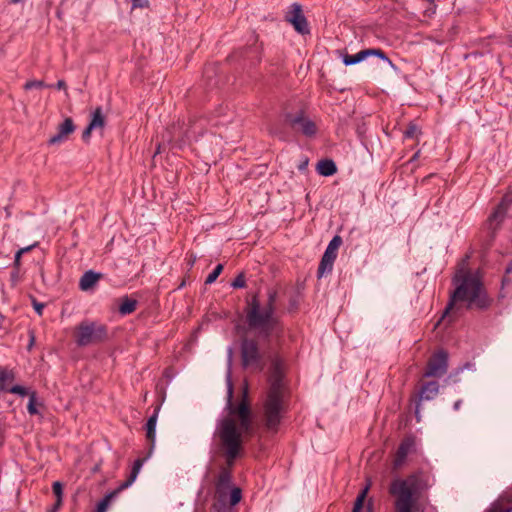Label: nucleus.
<instances>
[{
	"label": "nucleus",
	"instance_id": "nucleus-20",
	"mask_svg": "<svg viewBox=\"0 0 512 512\" xmlns=\"http://www.w3.org/2000/svg\"><path fill=\"white\" fill-rule=\"evenodd\" d=\"M316 171L321 176H332L337 172V166L331 159H322L317 163Z\"/></svg>",
	"mask_w": 512,
	"mask_h": 512
},
{
	"label": "nucleus",
	"instance_id": "nucleus-44",
	"mask_svg": "<svg viewBox=\"0 0 512 512\" xmlns=\"http://www.w3.org/2000/svg\"><path fill=\"white\" fill-rule=\"evenodd\" d=\"M35 246H36V244L30 245V246H27V247H24V248H21V249L18 250V252L22 255V254L30 251Z\"/></svg>",
	"mask_w": 512,
	"mask_h": 512
},
{
	"label": "nucleus",
	"instance_id": "nucleus-5",
	"mask_svg": "<svg viewBox=\"0 0 512 512\" xmlns=\"http://www.w3.org/2000/svg\"><path fill=\"white\" fill-rule=\"evenodd\" d=\"M268 380L270 385L263 402V422L267 432L276 434L286 413L282 364L278 357H274L271 361Z\"/></svg>",
	"mask_w": 512,
	"mask_h": 512
},
{
	"label": "nucleus",
	"instance_id": "nucleus-21",
	"mask_svg": "<svg viewBox=\"0 0 512 512\" xmlns=\"http://www.w3.org/2000/svg\"><path fill=\"white\" fill-rule=\"evenodd\" d=\"M100 279V274L89 270L83 274L80 279L79 287L83 291H87L92 288Z\"/></svg>",
	"mask_w": 512,
	"mask_h": 512
},
{
	"label": "nucleus",
	"instance_id": "nucleus-47",
	"mask_svg": "<svg viewBox=\"0 0 512 512\" xmlns=\"http://www.w3.org/2000/svg\"><path fill=\"white\" fill-rule=\"evenodd\" d=\"M21 0H9V3L10 4H17L19 3Z\"/></svg>",
	"mask_w": 512,
	"mask_h": 512
},
{
	"label": "nucleus",
	"instance_id": "nucleus-6",
	"mask_svg": "<svg viewBox=\"0 0 512 512\" xmlns=\"http://www.w3.org/2000/svg\"><path fill=\"white\" fill-rule=\"evenodd\" d=\"M74 337L79 347L97 344L106 340L107 328L94 321H82L77 325Z\"/></svg>",
	"mask_w": 512,
	"mask_h": 512
},
{
	"label": "nucleus",
	"instance_id": "nucleus-12",
	"mask_svg": "<svg viewBox=\"0 0 512 512\" xmlns=\"http://www.w3.org/2000/svg\"><path fill=\"white\" fill-rule=\"evenodd\" d=\"M285 20L293 25L294 29L302 34L306 35L310 33V28L306 17L303 14L302 7L298 3H293L290 7V11L286 14Z\"/></svg>",
	"mask_w": 512,
	"mask_h": 512
},
{
	"label": "nucleus",
	"instance_id": "nucleus-33",
	"mask_svg": "<svg viewBox=\"0 0 512 512\" xmlns=\"http://www.w3.org/2000/svg\"><path fill=\"white\" fill-rule=\"evenodd\" d=\"M231 286L236 289L244 288L246 286L245 274L243 272L239 273L231 283Z\"/></svg>",
	"mask_w": 512,
	"mask_h": 512
},
{
	"label": "nucleus",
	"instance_id": "nucleus-39",
	"mask_svg": "<svg viewBox=\"0 0 512 512\" xmlns=\"http://www.w3.org/2000/svg\"><path fill=\"white\" fill-rule=\"evenodd\" d=\"M62 502L60 500H56L54 505L48 510V512H57L59 508L62 506Z\"/></svg>",
	"mask_w": 512,
	"mask_h": 512
},
{
	"label": "nucleus",
	"instance_id": "nucleus-27",
	"mask_svg": "<svg viewBox=\"0 0 512 512\" xmlns=\"http://www.w3.org/2000/svg\"><path fill=\"white\" fill-rule=\"evenodd\" d=\"M15 374L11 370H7L0 367V391H7L8 384L13 382Z\"/></svg>",
	"mask_w": 512,
	"mask_h": 512
},
{
	"label": "nucleus",
	"instance_id": "nucleus-4",
	"mask_svg": "<svg viewBox=\"0 0 512 512\" xmlns=\"http://www.w3.org/2000/svg\"><path fill=\"white\" fill-rule=\"evenodd\" d=\"M431 486V476L423 470L394 479L389 485V494L394 498V512H415L419 499Z\"/></svg>",
	"mask_w": 512,
	"mask_h": 512
},
{
	"label": "nucleus",
	"instance_id": "nucleus-8",
	"mask_svg": "<svg viewBox=\"0 0 512 512\" xmlns=\"http://www.w3.org/2000/svg\"><path fill=\"white\" fill-rule=\"evenodd\" d=\"M242 499V490L233 487L230 491L215 490L212 509L215 512H234L233 507Z\"/></svg>",
	"mask_w": 512,
	"mask_h": 512
},
{
	"label": "nucleus",
	"instance_id": "nucleus-28",
	"mask_svg": "<svg viewBox=\"0 0 512 512\" xmlns=\"http://www.w3.org/2000/svg\"><path fill=\"white\" fill-rule=\"evenodd\" d=\"M420 134V128L413 122H410L404 131V137L409 139L417 138Z\"/></svg>",
	"mask_w": 512,
	"mask_h": 512
},
{
	"label": "nucleus",
	"instance_id": "nucleus-50",
	"mask_svg": "<svg viewBox=\"0 0 512 512\" xmlns=\"http://www.w3.org/2000/svg\"><path fill=\"white\" fill-rule=\"evenodd\" d=\"M231 355H232V350L230 349L229 350V357L231 358Z\"/></svg>",
	"mask_w": 512,
	"mask_h": 512
},
{
	"label": "nucleus",
	"instance_id": "nucleus-34",
	"mask_svg": "<svg viewBox=\"0 0 512 512\" xmlns=\"http://www.w3.org/2000/svg\"><path fill=\"white\" fill-rule=\"evenodd\" d=\"M52 489L56 500L63 501V484L59 481H55L52 485Z\"/></svg>",
	"mask_w": 512,
	"mask_h": 512
},
{
	"label": "nucleus",
	"instance_id": "nucleus-45",
	"mask_svg": "<svg viewBox=\"0 0 512 512\" xmlns=\"http://www.w3.org/2000/svg\"><path fill=\"white\" fill-rule=\"evenodd\" d=\"M486 512H512V509L499 510L497 507H491Z\"/></svg>",
	"mask_w": 512,
	"mask_h": 512
},
{
	"label": "nucleus",
	"instance_id": "nucleus-24",
	"mask_svg": "<svg viewBox=\"0 0 512 512\" xmlns=\"http://www.w3.org/2000/svg\"><path fill=\"white\" fill-rule=\"evenodd\" d=\"M145 460L146 458H138L135 460L129 477L124 483L121 484L120 489L129 487L136 480Z\"/></svg>",
	"mask_w": 512,
	"mask_h": 512
},
{
	"label": "nucleus",
	"instance_id": "nucleus-36",
	"mask_svg": "<svg viewBox=\"0 0 512 512\" xmlns=\"http://www.w3.org/2000/svg\"><path fill=\"white\" fill-rule=\"evenodd\" d=\"M512 281V260L511 263L507 266L505 270V275L503 277V284H508Z\"/></svg>",
	"mask_w": 512,
	"mask_h": 512
},
{
	"label": "nucleus",
	"instance_id": "nucleus-16",
	"mask_svg": "<svg viewBox=\"0 0 512 512\" xmlns=\"http://www.w3.org/2000/svg\"><path fill=\"white\" fill-rule=\"evenodd\" d=\"M76 127L71 118H66L57 128V133L48 140L49 145H58L68 139Z\"/></svg>",
	"mask_w": 512,
	"mask_h": 512
},
{
	"label": "nucleus",
	"instance_id": "nucleus-31",
	"mask_svg": "<svg viewBox=\"0 0 512 512\" xmlns=\"http://www.w3.org/2000/svg\"><path fill=\"white\" fill-rule=\"evenodd\" d=\"M27 410L30 415L38 414V410L36 408V392L32 391L29 394V402L27 405Z\"/></svg>",
	"mask_w": 512,
	"mask_h": 512
},
{
	"label": "nucleus",
	"instance_id": "nucleus-42",
	"mask_svg": "<svg viewBox=\"0 0 512 512\" xmlns=\"http://www.w3.org/2000/svg\"><path fill=\"white\" fill-rule=\"evenodd\" d=\"M56 88L58 90H61V89H64L66 90V83L64 80H58L57 83H56Z\"/></svg>",
	"mask_w": 512,
	"mask_h": 512
},
{
	"label": "nucleus",
	"instance_id": "nucleus-49",
	"mask_svg": "<svg viewBox=\"0 0 512 512\" xmlns=\"http://www.w3.org/2000/svg\"><path fill=\"white\" fill-rule=\"evenodd\" d=\"M419 152H417L414 156H413V159H416L417 156H418Z\"/></svg>",
	"mask_w": 512,
	"mask_h": 512
},
{
	"label": "nucleus",
	"instance_id": "nucleus-23",
	"mask_svg": "<svg viewBox=\"0 0 512 512\" xmlns=\"http://www.w3.org/2000/svg\"><path fill=\"white\" fill-rule=\"evenodd\" d=\"M145 460L146 458H138L135 460L129 477L124 483L121 484L120 489L129 487L136 480Z\"/></svg>",
	"mask_w": 512,
	"mask_h": 512
},
{
	"label": "nucleus",
	"instance_id": "nucleus-1",
	"mask_svg": "<svg viewBox=\"0 0 512 512\" xmlns=\"http://www.w3.org/2000/svg\"><path fill=\"white\" fill-rule=\"evenodd\" d=\"M242 394V400L237 405H234L232 402L233 385L230 375H228L227 415L217 421L213 434V438L222 451L226 463V466L220 469L215 490L230 491L232 489L231 468L241 454L243 435L249 434L252 431V413L248 401L247 386L244 387Z\"/></svg>",
	"mask_w": 512,
	"mask_h": 512
},
{
	"label": "nucleus",
	"instance_id": "nucleus-17",
	"mask_svg": "<svg viewBox=\"0 0 512 512\" xmlns=\"http://www.w3.org/2000/svg\"><path fill=\"white\" fill-rule=\"evenodd\" d=\"M415 445L414 438L411 436L405 437L398 446V449L395 454V458L393 460V466L395 469L400 468L405 460L407 455L413 450Z\"/></svg>",
	"mask_w": 512,
	"mask_h": 512
},
{
	"label": "nucleus",
	"instance_id": "nucleus-22",
	"mask_svg": "<svg viewBox=\"0 0 512 512\" xmlns=\"http://www.w3.org/2000/svg\"><path fill=\"white\" fill-rule=\"evenodd\" d=\"M145 460L146 458H138L135 460L129 477L124 483L121 484L120 489L129 487L136 480Z\"/></svg>",
	"mask_w": 512,
	"mask_h": 512
},
{
	"label": "nucleus",
	"instance_id": "nucleus-32",
	"mask_svg": "<svg viewBox=\"0 0 512 512\" xmlns=\"http://www.w3.org/2000/svg\"><path fill=\"white\" fill-rule=\"evenodd\" d=\"M44 87H48V85H46L43 81L41 80H30V81H27L25 84H24V89L25 90H31L33 88H37V89H41V88H44Z\"/></svg>",
	"mask_w": 512,
	"mask_h": 512
},
{
	"label": "nucleus",
	"instance_id": "nucleus-10",
	"mask_svg": "<svg viewBox=\"0 0 512 512\" xmlns=\"http://www.w3.org/2000/svg\"><path fill=\"white\" fill-rule=\"evenodd\" d=\"M448 370V353L441 349L431 355L427 361L423 377L440 378L447 373Z\"/></svg>",
	"mask_w": 512,
	"mask_h": 512
},
{
	"label": "nucleus",
	"instance_id": "nucleus-9",
	"mask_svg": "<svg viewBox=\"0 0 512 512\" xmlns=\"http://www.w3.org/2000/svg\"><path fill=\"white\" fill-rule=\"evenodd\" d=\"M342 242V238L339 235H335L329 242L318 266L317 276L319 278L332 272L338 249L342 245Z\"/></svg>",
	"mask_w": 512,
	"mask_h": 512
},
{
	"label": "nucleus",
	"instance_id": "nucleus-38",
	"mask_svg": "<svg viewBox=\"0 0 512 512\" xmlns=\"http://www.w3.org/2000/svg\"><path fill=\"white\" fill-rule=\"evenodd\" d=\"M93 130H95V129L94 128H90V124H88V126L84 129V131L82 133V138H83L84 141H88L89 140Z\"/></svg>",
	"mask_w": 512,
	"mask_h": 512
},
{
	"label": "nucleus",
	"instance_id": "nucleus-43",
	"mask_svg": "<svg viewBox=\"0 0 512 512\" xmlns=\"http://www.w3.org/2000/svg\"><path fill=\"white\" fill-rule=\"evenodd\" d=\"M21 254L17 251L16 254H15V258H14V265L16 267H19L20 266V259H21Z\"/></svg>",
	"mask_w": 512,
	"mask_h": 512
},
{
	"label": "nucleus",
	"instance_id": "nucleus-46",
	"mask_svg": "<svg viewBox=\"0 0 512 512\" xmlns=\"http://www.w3.org/2000/svg\"><path fill=\"white\" fill-rule=\"evenodd\" d=\"M461 405H462V400H457L453 406L454 410L458 411L460 409Z\"/></svg>",
	"mask_w": 512,
	"mask_h": 512
},
{
	"label": "nucleus",
	"instance_id": "nucleus-18",
	"mask_svg": "<svg viewBox=\"0 0 512 512\" xmlns=\"http://www.w3.org/2000/svg\"><path fill=\"white\" fill-rule=\"evenodd\" d=\"M160 411V405H157L154 409L153 414L148 418L146 423V438L150 443V451L153 450L156 440V424L158 419V414ZM151 452H149L150 454Z\"/></svg>",
	"mask_w": 512,
	"mask_h": 512
},
{
	"label": "nucleus",
	"instance_id": "nucleus-25",
	"mask_svg": "<svg viewBox=\"0 0 512 512\" xmlns=\"http://www.w3.org/2000/svg\"><path fill=\"white\" fill-rule=\"evenodd\" d=\"M90 128L103 129L106 124L105 116L103 115L102 108L97 107L93 113L91 121L89 122Z\"/></svg>",
	"mask_w": 512,
	"mask_h": 512
},
{
	"label": "nucleus",
	"instance_id": "nucleus-2",
	"mask_svg": "<svg viewBox=\"0 0 512 512\" xmlns=\"http://www.w3.org/2000/svg\"><path fill=\"white\" fill-rule=\"evenodd\" d=\"M452 284L455 288L450 294L442 319L457 314L462 307L485 310L491 305L492 300L488 297L480 277L467 267L457 269Z\"/></svg>",
	"mask_w": 512,
	"mask_h": 512
},
{
	"label": "nucleus",
	"instance_id": "nucleus-15",
	"mask_svg": "<svg viewBox=\"0 0 512 512\" xmlns=\"http://www.w3.org/2000/svg\"><path fill=\"white\" fill-rule=\"evenodd\" d=\"M370 55H375V56L381 58L382 60L388 62L389 64H391V60L386 56V54L381 49H365V50L359 51L355 55L347 54L343 58V63L346 66L354 65V64H357V63L363 61L366 57H368Z\"/></svg>",
	"mask_w": 512,
	"mask_h": 512
},
{
	"label": "nucleus",
	"instance_id": "nucleus-29",
	"mask_svg": "<svg viewBox=\"0 0 512 512\" xmlns=\"http://www.w3.org/2000/svg\"><path fill=\"white\" fill-rule=\"evenodd\" d=\"M116 494V492H112V493H109L107 494L98 504H97V508H96V512H106L109 504H110V501L111 499L114 497V495Z\"/></svg>",
	"mask_w": 512,
	"mask_h": 512
},
{
	"label": "nucleus",
	"instance_id": "nucleus-40",
	"mask_svg": "<svg viewBox=\"0 0 512 512\" xmlns=\"http://www.w3.org/2000/svg\"><path fill=\"white\" fill-rule=\"evenodd\" d=\"M34 308H35V310L37 311V313H38L39 315H42V310H43V308H44V304H42V303H37V302H35V301H34Z\"/></svg>",
	"mask_w": 512,
	"mask_h": 512
},
{
	"label": "nucleus",
	"instance_id": "nucleus-3",
	"mask_svg": "<svg viewBox=\"0 0 512 512\" xmlns=\"http://www.w3.org/2000/svg\"><path fill=\"white\" fill-rule=\"evenodd\" d=\"M277 291L269 289L267 299L261 302L259 294L249 295L245 301L244 315L249 330L257 331L264 338L281 336L283 326L276 315Z\"/></svg>",
	"mask_w": 512,
	"mask_h": 512
},
{
	"label": "nucleus",
	"instance_id": "nucleus-41",
	"mask_svg": "<svg viewBox=\"0 0 512 512\" xmlns=\"http://www.w3.org/2000/svg\"><path fill=\"white\" fill-rule=\"evenodd\" d=\"M464 369H470V370H472V369H474V364H473V363H470V362H467V363H465L462 367H460V368L458 369V371H459V372H461V371H463Z\"/></svg>",
	"mask_w": 512,
	"mask_h": 512
},
{
	"label": "nucleus",
	"instance_id": "nucleus-7",
	"mask_svg": "<svg viewBox=\"0 0 512 512\" xmlns=\"http://www.w3.org/2000/svg\"><path fill=\"white\" fill-rule=\"evenodd\" d=\"M241 362L244 368L263 371L265 362L260 352L258 342L254 339L243 338L241 341Z\"/></svg>",
	"mask_w": 512,
	"mask_h": 512
},
{
	"label": "nucleus",
	"instance_id": "nucleus-48",
	"mask_svg": "<svg viewBox=\"0 0 512 512\" xmlns=\"http://www.w3.org/2000/svg\"><path fill=\"white\" fill-rule=\"evenodd\" d=\"M307 162H305L304 164H302V166H300V169L304 168L306 166Z\"/></svg>",
	"mask_w": 512,
	"mask_h": 512
},
{
	"label": "nucleus",
	"instance_id": "nucleus-19",
	"mask_svg": "<svg viewBox=\"0 0 512 512\" xmlns=\"http://www.w3.org/2000/svg\"><path fill=\"white\" fill-rule=\"evenodd\" d=\"M369 490V486L363 488L356 497L354 502V506L352 512H372V503L368 502L367 506L364 507L365 499L367 497V493Z\"/></svg>",
	"mask_w": 512,
	"mask_h": 512
},
{
	"label": "nucleus",
	"instance_id": "nucleus-13",
	"mask_svg": "<svg viewBox=\"0 0 512 512\" xmlns=\"http://www.w3.org/2000/svg\"><path fill=\"white\" fill-rule=\"evenodd\" d=\"M509 205L510 201L506 197L503 198L495 210L488 217L486 221V227L491 232V234L495 233V231L499 228L500 224L505 219Z\"/></svg>",
	"mask_w": 512,
	"mask_h": 512
},
{
	"label": "nucleus",
	"instance_id": "nucleus-26",
	"mask_svg": "<svg viewBox=\"0 0 512 512\" xmlns=\"http://www.w3.org/2000/svg\"><path fill=\"white\" fill-rule=\"evenodd\" d=\"M136 307L137 301L125 296L122 298L121 304L119 305V312L122 315H128L133 313L136 310Z\"/></svg>",
	"mask_w": 512,
	"mask_h": 512
},
{
	"label": "nucleus",
	"instance_id": "nucleus-30",
	"mask_svg": "<svg viewBox=\"0 0 512 512\" xmlns=\"http://www.w3.org/2000/svg\"><path fill=\"white\" fill-rule=\"evenodd\" d=\"M222 271H223V264H218L214 268V270L207 276V278L205 280V284L214 283Z\"/></svg>",
	"mask_w": 512,
	"mask_h": 512
},
{
	"label": "nucleus",
	"instance_id": "nucleus-35",
	"mask_svg": "<svg viewBox=\"0 0 512 512\" xmlns=\"http://www.w3.org/2000/svg\"><path fill=\"white\" fill-rule=\"evenodd\" d=\"M7 391L10 393H13V394H17L21 397H25L30 394L25 387L20 386V385H14L11 388H8Z\"/></svg>",
	"mask_w": 512,
	"mask_h": 512
},
{
	"label": "nucleus",
	"instance_id": "nucleus-37",
	"mask_svg": "<svg viewBox=\"0 0 512 512\" xmlns=\"http://www.w3.org/2000/svg\"><path fill=\"white\" fill-rule=\"evenodd\" d=\"M133 8H148L149 1L148 0H132Z\"/></svg>",
	"mask_w": 512,
	"mask_h": 512
},
{
	"label": "nucleus",
	"instance_id": "nucleus-11",
	"mask_svg": "<svg viewBox=\"0 0 512 512\" xmlns=\"http://www.w3.org/2000/svg\"><path fill=\"white\" fill-rule=\"evenodd\" d=\"M285 122L295 131L301 132L307 137H313L317 133L316 124L309 119L303 111L296 114L287 113Z\"/></svg>",
	"mask_w": 512,
	"mask_h": 512
},
{
	"label": "nucleus",
	"instance_id": "nucleus-14",
	"mask_svg": "<svg viewBox=\"0 0 512 512\" xmlns=\"http://www.w3.org/2000/svg\"><path fill=\"white\" fill-rule=\"evenodd\" d=\"M439 393V384L437 381H428L421 385L418 393H417V401H416V408H415V414L418 417L420 405L423 400H432L434 399Z\"/></svg>",
	"mask_w": 512,
	"mask_h": 512
}]
</instances>
